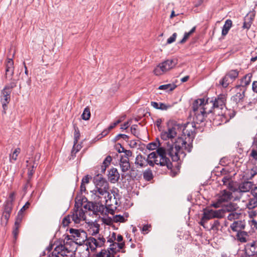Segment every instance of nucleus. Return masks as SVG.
<instances>
[{"instance_id": "1", "label": "nucleus", "mask_w": 257, "mask_h": 257, "mask_svg": "<svg viewBox=\"0 0 257 257\" xmlns=\"http://www.w3.org/2000/svg\"><path fill=\"white\" fill-rule=\"evenodd\" d=\"M226 101V97L223 94H220L217 97L207 98L204 99L202 113L206 114L208 117V120L214 124L215 118L218 115L219 108H222L225 106Z\"/></svg>"}, {"instance_id": "2", "label": "nucleus", "mask_w": 257, "mask_h": 257, "mask_svg": "<svg viewBox=\"0 0 257 257\" xmlns=\"http://www.w3.org/2000/svg\"><path fill=\"white\" fill-rule=\"evenodd\" d=\"M171 143H167V151L168 155L171 157L173 162H181V157L184 158L186 154L183 151L182 148L188 152V138L185 137H178L175 139V142L171 140Z\"/></svg>"}, {"instance_id": "3", "label": "nucleus", "mask_w": 257, "mask_h": 257, "mask_svg": "<svg viewBox=\"0 0 257 257\" xmlns=\"http://www.w3.org/2000/svg\"><path fill=\"white\" fill-rule=\"evenodd\" d=\"M157 156L160 157V165L161 166H166L167 168L170 170V175L172 177H175L180 172L181 163L178 162L174 167L170 159L166 157L167 154V147L166 148L163 147H158L156 151Z\"/></svg>"}, {"instance_id": "4", "label": "nucleus", "mask_w": 257, "mask_h": 257, "mask_svg": "<svg viewBox=\"0 0 257 257\" xmlns=\"http://www.w3.org/2000/svg\"><path fill=\"white\" fill-rule=\"evenodd\" d=\"M178 128L182 129L183 135L187 136L188 142V152L190 153L193 148V141L195 137L196 125L194 122H186L183 124H178L176 125Z\"/></svg>"}, {"instance_id": "5", "label": "nucleus", "mask_w": 257, "mask_h": 257, "mask_svg": "<svg viewBox=\"0 0 257 257\" xmlns=\"http://www.w3.org/2000/svg\"><path fill=\"white\" fill-rule=\"evenodd\" d=\"M225 104L224 107L219 108L218 115L215 118L214 125H219L226 123L235 115L236 112L233 109L227 108Z\"/></svg>"}, {"instance_id": "6", "label": "nucleus", "mask_w": 257, "mask_h": 257, "mask_svg": "<svg viewBox=\"0 0 257 257\" xmlns=\"http://www.w3.org/2000/svg\"><path fill=\"white\" fill-rule=\"evenodd\" d=\"M93 181L95 184L96 190H94L95 193L98 192L99 194L103 195L107 192L109 189V184L105 178L102 177L101 174H98L93 178Z\"/></svg>"}, {"instance_id": "7", "label": "nucleus", "mask_w": 257, "mask_h": 257, "mask_svg": "<svg viewBox=\"0 0 257 257\" xmlns=\"http://www.w3.org/2000/svg\"><path fill=\"white\" fill-rule=\"evenodd\" d=\"M79 195H77L75 199L74 207L72 211L70 212L72 216V220L75 224H78L80 222V219L78 217V212L80 210L79 208L83 205L79 200H78Z\"/></svg>"}, {"instance_id": "8", "label": "nucleus", "mask_w": 257, "mask_h": 257, "mask_svg": "<svg viewBox=\"0 0 257 257\" xmlns=\"http://www.w3.org/2000/svg\"><path fill=\"white\" fill-rule=\"evenodd\" d=\"M5 78H10V80H12L15 70L14 62L12 58H7L5 62Z\"/></svg>"}, {"instance_id": "9", "label": "nucleus", "mask_w": 257, "mask_h": 257, "mask_svg": "<svg viewBox=\"0 0 257 257\" xmlns=\"http://www.w3.org/2000/svg\"><path fill=\"white\" fill-rule=\"evenodd\" d=\"M244 251V254H238L237 257H257V247L252 245H246Z\"/></svg>"}, {"instance_id": "10", "label": "nucleus", "mask_w": 257, "mask_h": 257, "mask_svg": "<svg viewBox=\"0 0 257 257\" xmlns=\"http://www.w3.org/2000/svg\"><path fill=\"white\" fill-rule=\"evenodd\" d=\"M255 15V12L254 10L252 12H250L249 13L246 15V16L244 18V22L242 27L243 29H246L248 30L250 29L251 25L252 24V22L254 19Z\"/></svg>"}, {"instance_id": "11", "label": "nucleus", "mask_w": 257, "mask_h": 257, "mask_svg": "<svg viewBox=\"0 0 257 257\" xmlns=\"http://www.w3.org/2000/svg\"><path fill=\"white\" fill-rule=\"evenodd\" d=\"M213 209L205 208L203 209V216L200 220V224L205 228V224L208 220L214 218Z\"/></svg>"}, {"instance_id": "12", "label": "nucleus", "mask_w": 257, "mask_h": 257, "mask_svg": "<svg viewBox=\"0 0 257 257\" xmlns=\"http://www.w3.org/2000/svg\"><path fill=\"white\" fill-rule=\"evenodd\" d=\"M246 90V88L240 89L239 92H237L234 95L231 97V100L233 101L237 106H238L239 104L241 105L242 104Z\"/></svg>"}, {"instance_id": "13", "label": "nucleus", "mask_w": 257, "mask_h": 257, "mask_svg": "<svg viewBox=\"0 0 257 257\" xmlns=\"http://www.w3.org/2000/svg\"><path fill=\"white\" fill-rule=\"evenodd\" d=\"M252 77V73H249L246 74L240 79V84L237 85L235 87L237 89L239 88L240 89L246 88V87L248 86L251 82Z\"/></svg>"}, {"instance_id": "14", "label": "nucleus", "mask_w": 257, "mask_h": 257, "mask_svg": "<svg viewBox=\"0 0 257 257\" xmlns=\"http://www.w3.org/2000/svg\"><path fill=\"white\" fill-rule=\"evenodd\" d=\"M107 176L108 180L111 183H115L118 181L120 177V175L117 171V169L113 167L109 171H108Z\"/></svg>"}, {"instance_id": "15", "label": "nucleus", "mask_w": 257, "mask_h": 257, "mask_svg": "<svg viewBox=\"0 0 257 257\" xmlns=\"http://www.w3.org/2000/svg\"><path fill=\"white\" fill-rule=\"evenodd\" d=\"M178 60L177 59H167V60L161 63L162 67L166 72L174 68L177 64Z\"/></svg>"}, {"instance_id": "16", "label": "nucleus", "mask_w": 257, "mask_h": 257, "mask_svg": "<svg viewBox=\"0 0 257 257\" xmlns=\"http://www.w3.org/2000/svg\"><path fill=\"white\" fill-rule=\"evenodd\" d=\"M245 226V222L244 220H238L234 221L233 223L230 225V228L232 231L237 232L244 229Z\"/></svg>"}, {"instance_id": "17", "label": "nucleus", "mask_w": 257, "mask_h": 257, "mask_svg": "<svg viewBox=\"0 0 257 257\" xmlns=\"http://www.w3.org/2000/svg\"><path fill=\"white\" fill-rule=\"evenodd\" d=\"M208 117L209 116L202 113V111L195 112L194 113V117H193V122H194L195 123L200 124L207 119L208 120Z\"/></svg>"}, {"instance_id": "18", "label": "nucleus", "mask_w": 257, "mask_h": 257, "mask_svg": "<svg viewBox=\"0 0 257 257\" xmlns=\"http://www.w3.org/2000/svg\"><path fill=\"white\" fill-rule=\"evenodd\" d=\"M204 98H199L194 100L192 103V109L194 113L202 111Z\"/></svg>"}, {"instance_id": "19", "label": "nucleus", "mask_w": 257, "mask_h": 257, "mask_svg": "<svg viewBox=\"0 0 257 257\" xmlns=\"http://www.w3.org/2000/svg\"><path fill=\"white\" fill-rule=\"evenodd\" d=\"M119 165L122 172L124 173L130 169L129 159L124 158L123 156L120 157Z\"/></svg>"}, {"instance_id": "20", "label": "nucleus", "mask_w": 257, "mask_h": 257, "mask_svg": "<svg viewBox=\"0 0 257 257\" xmlns=\"http://www.w3.org/2000/svg\"><path fill=\"white\" fill-rule=\"evenodd\" d=\"M232 197V193L227 191L226 190H223L221 192V195L219 196L218 199L219 202H228L231 200Z\"/></svg>"}, {"instance_id": "21", "label": "nucleus", "mask_w": 257, "mask_h": 257, "mask_svg": "<svg viewBox=\"0 0 257 257\" xmlns=\"http://www.w3.org/2000/svg\"><path fill=\"white\" fill-rule=\"evenodd\" d=\"M222 207L224 210L225 213L226 212L236 211L239 208L238 205L236 203L233 202H229V203L225 204L222 206Z\"/></svg>"}, {"instance_id": "22", "label": "nucleus", "mask_w": 257, "mask_h": 257, "mask_svg": "<svg viewBox=\"0 0 257 257\" xmlns=\"http://www.w3.org/2000/svg\"><path fill=\"white\" fill-rule=\"evenodd\" d=\"M253 183L250 181H244L239 186L240 192H248L252 187Z\"/></svg>"}, {"instance_id": "23", "label": "nucleus", "mask_w": 257, "mask_h": 257, "mask_svg": "<svg viewBox=\"0 0 257 257\" xmlns=\"http://www.w3.org/2000/svg\"><path fill=\"white\" fill-rule=\"evenodd\" d=\"M65 249H66V248L64 244L57 246L54 249V251L57 252V253L54 254V252H53L52 255L54 256V257H68L67 255L62 253V251H64Z\"/></svg>"}, {"instance_id": "24", "label": "nucleus", "mask_w": 257, "mask_h": 257, "mask_svg": "<svg viewBox=\"0 0 257 257\" xmlns=\"http://www.w3.org/2000/svg\"><path fill=\"white\" fill-rule=\"evenodd\" d=\"M82 233H83L85 236V238H86L85 240H87V242L86 243V245L87 246L92 245V244L93 243L94 245V246H96V247L100 246L99 244H98V241H97V239H96L95 238H94L93 237H91V236L87 237L86 232L83 230H82Z\"/></svg>"}, {"instance_id": "25", "label": "nucleus", "mask_w": 257, "mask_h": 257, "mask_svg": "<svg viewBox=\"0 0 257 257\" xmlns=\"http://www.w3.org/2000/svg\"><path fill=\"white\" fill-rule=\"evenodd\" d=\"M11 91L5 90L3 88L1 90V102H10L11 100Z\"/></svg>"}, {"instance_id": "26", "label": "nucleus", "mask_w": 257, "mask_h": 257, "mask_svg": "<svg viewBox=\"0 0 257 257\" xmlns=\"http://www.w3.org/2000/svg\"><path fill=\"white\" fill-rule=\"evenodd\" d=\"M232 26V22L230 19L226 20L222 29L221 35L222 36H225L228 34Z\"/></svg>"}, {"instance_id": "27", "label": "nucleus", "mask_w": 257, "mask_h": 257, "mask_svg": "<svg viewBox=\"0 0 257 257\" xmlns=\"http://www.w3.org/2000/svg\"><path fill=\"white\" fill-rule=\"evenodd\" d=\"M146 159L145 157H144L141 154L137 155L136 160H135V164L140 166L141 167H145L147 166V164H145Z\"/></svg>"}, {"instance_id": "28", "label": "nucleus", "mask_w": 257, "mask_h": 257, "mask_svg": "<svg viewBox=\"0 0 257 257\" xmlns=\"http://www.w3.org/2000/svg\"><path fill=\"white\" fill-rule=\"evenodd\" d=\"M13 207L14 203H12L8 201H5L4 203L2 211V212L12 213Z\"/></svg>"}, {"instance_id": "29", "label": "nucleus", "mask_w": 257, "mask_h": 257, "mask_svg": "<svg viewBox=\"0 0 257 257\" xmlns=\"http://www.w3.org/2000/svg\"><path fill=\"white\" fill-rule=\"evenodd\" d=\"M11 213L2 212L1 217V224L4 227H6L8 225L9 220L10 219Z\"/></svg>"}, {"instance_id": "30", "label": "nucleus", "mask_w": 257, "mask_h": 257, "mask_svg": "<svg viewBox=\"0 0 257 257\" xmlns=\"http://www.w3.org/2000/svg\"><path fill=\"white\" fill-rule=\"evenodd\" d=\"M112 161V158L110 156H107L104 160L102 165L101 166V173H104L106 168L110 165Z\"/></svg>"}, {"instance_id": "31", "label": "nucleus", "mask_w": 257, "mask_h": 257, "mask_svg": "<svg viewBox=\"0 0 257 257\" xmlns=\"http://www.w3.org/2000/svg\"><path fill=\"white\" fill-rule=\"evenodd\" d=\"M225 75L233 82L238 77L239 71L237 69L230 70Z\"/></svg>"}, {"instance_id": "32", "label": "nucleus", "mask_w": 257, "mask_h": 257, "mask_svg": "<svg viewBox=\"0 0 257 257\" xmlns=\"http://www.w3.org/2000/svg\"><path fill=\"white\" fill-rule=\"evenodd\" d=\"M105 208V206H104L101 203H99V202H95V207L93 213L95 215L98 214V213L102 214L103 213Z\"/></svg>"}, {"instance_id": "33", "label": "nucleus", "mask_w": 257, "mask_h": 257, "mask_svg": "<svg viewBox=\"0 0 257 257\" xmlns=\"http://www.w3.org/2000/svg\"><path fill=\"white\" fill-rule=\"evenodd\" d=\"M117 146H119L120 148H121V150H120V149L117 150V152L119 153H124V155L123 156L124 158L128 159L130 157H131L132 156V152L131 150H125L124 147L120 144L117 143L116 144Z\"/></svg>"}, {"instance_id": "34", "label": "nucleus", "mask_w": 257, "mask_h": 257, "mask_svg": "<svg viewBox=\"0 0 257 257\" xmlns=\"http://www.w3.org/2000/svg\"><path fill=\"white\" fill-rule=\"evenodd\" d=\"M248 236V235L247 232L242 230L237 232L236 234L237 239L241 242H246L247 239L246 237Z\"/></svg>"}, {"instance_id": "35", "label": "nucleus", "mask_w": 257, "mask_h": 257, "mask_svg": "<svg viewBox=\"0 0 257 257\" xmlns=\"http://www.w3.org/2000/svg\"><path fill=\"white\" fill-rule=\"evenodd\" d=\"M73 128L74 130V142H75V145L78 143L79 140L80 138V133L77 124L73 123Z\"/></svg>"}, {"instance_id": "36", "label": "nucleus", "mask_w": 257, "mask_h": 257, "mask_svg": "<svg viewBox=\"0 0 257 257\" xmlns=\"http://www.w3.org/2000/svg\"><path fill=\"white\" fill-rule=\"evenodd\" d=\"M143 178L147 181H151L153 179L154 175L151 169H147L144 172Z\"/></svg>"}, {"instance_id": "37", "label": "nucleus", "mask_w": 257, "mask_h": 257, "mask_svg": "<svg viewBox=\"0 0 257 257\" xmlns=\"http://www.w3.org/2000/svg\"><path fill=\"white\" fill-rule=\"evenodd\" d=\"M213 215L212 216H214V218H223L225 215V213L224 212V210L223 209V207L221 209H219L217 210H213Z\"/></svg>"}, {"instance_id": "38", "label": "nucleus", "mask_w": 257, "mask_h": 257, "mask_svg": "<svg viewBox=\"0 0 257 257\" xmlns=\"http://www.w3.org/2000/svg\"><path fill=\"white\" fill-rule=\"evenodd\" d=\"M232 81L226 75L219 81L220 84L224 88H226Z\"/></svg>"}, {"instance_id": "39", "label": "nucleus", "mask_w": 257, "mask_h": 257, "mask_svg": "<svg viewBox=\"0 0 257 257\" xmlns=\"http://www.w3.org/2000/svg\"><path fill=\"white\" fill-rule=\"evenodd\" d=\"M11 81L6 85L4 87L5 90H9L12 91V89L17 86V80L12 78V80H10Z\"/></svg>"}, {"instance_id": "40", "label": "nucleus", "mask_w": 257, "mask_h": 257, "mask_svg": "<svg viewBox=\"0 0 257 257\" xmlns=\"http://www.w3.org/2000/svg\"><path fill=\"white\" fill-rule=\"evenodd\" d=\"M177 86L174 84H167L160 85L159 89L160 90H168L169 91H173L176 88Z\"/></svg>"}, {"instance_id": "41", "label": "nucleus", "mask_w": 257, "mask_h": 257, "mask_svg": "<svg viewBox=\"0 0 257 257\" xmlns=\"http://www.w3.org/2000/svg\"><path fill=\"white\" fill-rule=\"evenodd\" d=\"M91 113L90 109L88 107L84 108L83 112L81 115L82 119L84 120H88L90 117Z\"/></svg>"}, {"instance_id": "42", "label": "nucleus", "mask_w": 257, "mask_h": 257, "mask_svg": "<svg viewBox=\"0 0 257 257\" xmlns=\"http://www.w3.org/2000/svg\"><path fill=\"white\" fill-rule=\"evenodd\" d=\"M125 117V115H123L120 117L117 120L114 121L113 123L110 124V125L107 127L108 131H111L114 127H115L118 124L122 121Z\"/></svg>"}, {"instance_id": "43", "label": "nucleus", "mask_w": 257, "mask_h": 257, "mask_svg": "<svg viewBox=\"0 0 257 257\" xmlns=\"http://www.w3.org/2000/svg\"><path fill=\"white\" fill-rule=\"evenodd\" d=\"M153 72L156 76H160L163 74L164 72H166L165 70H164L162 67L161 63H160L154 69Z\"/></svg>"}, {"instance_id": "44", "label": "nucleus", "mask_w": 257, "mask_h": 257, "mask_svg": "<svg viewBox=\"0 0 257 257\" xmlns=\"http://www.w3.org/2000/svg\"><path fill=\"white\" fill-rule=\"evenodd\" d=\"M37 166V163H36L35 161H34L33 165L31 167L28 168V178L32 179V177L35 173V169L36 168Z\"/></svg>"}, {"instance_id": "45", "label": "nucleus", "mask_w": 257, "mask_h": 257, "mask_svg": "<svg viewBox=\"0 0 257 257\" xmlns=\"http://www.w3.org/2000/svg\"><path fill=\"white\" fill-rule=\"evenodd\" d=\"M257 207V198L250 199L248 203L247 204V207L248 209H252Z\"/></svg>"}, {"instance_id": "46", "label": "nucleus", "mask_w": 257, "mask_h": 257, "mask_svg": "<svg viewBox=\"0 0 257 257\" xmlns=\"http://www.w3.org/2000/svg\"><path fill=\"white\" fill-rule=\"evenodd\" d=\"M156 140L158 142V145L156 142H151L147 145V149L149 150H154L157 148L160 145V143L158 138H157Z\"/></svg>"}, {"instance_id": "47", "label": "nucleus", "mask_w": 257, "mask_h": 257, "mask_svg": "<svg viewBox=\"0 0 257 257\" xmlns=\"http://www.w3.org/2000/svg\"><path fill=\"white\" fill-rule=\"evenodd\" d=\"M210 230L217 231L219 230V227L220 225V223L218 220H214L212 223H210Z\"/></svg>"}, {"instance_id": "48", "label": "nucleus", "mask_w": 257, "mask_h": 257, "mask_svg": "<svg viewBox=\"0 0 257 257\" xmlns=\"http://www.w3.org/2000/svg\"><path fill=\"white\" fill-rule=\"evenodd\" d=\"M95 207V202H87V203L83 205V208L88 210V211H92L93 212V210L94 209Z\"/></svg>"}, {"instance_id": "49", "label": "nucleus", "mask_w": 257, "mask_h": 257, "mask_svg": "<svg viewBox=\"0 0 257 257\" xmlns=\"http://www.w3.org/2000/svg\"><path fill=\"white\" fill-rule=\"evenodd\" d=\"M170 138L172 140L176 137L177 132L176 131V127L175 126L169 128L168 132H167Z\"/></svg>"}, {"instance_id": "50", "label": "nucleus", "mask_w": 257, "mask_h": 257, "mask_svg": "<svg viewBox=\"0 0 257 257\" xmlns=\"http://www.w3.org/2000/svg\"><path fill=\"white\" fill-rule=\"evenodd\" d=\"M71 218L72 219L71 213L66 215L63 218L62 221V224L63 225V226L66 227L69 225L71 222Z\"/></svg>"}, {"instance_id": "51", "label": "nucleus", "mask_w": 257, "mask_h": 257, "mask_svg": "<svg viewBox=\"0 0 257 257\" xmlns=\"http://www.w3.org/2000/svg\"><path fill=\"white\" fill-rule=\"evenodd\" d=\"M24 217V214L21 213L20 212H18V214L16 217L15 222V225H21V223L23 219V218Z\"/></svg>"}, {"instance_id": "52", "label": "nucleus", "mask_w": 257, "mask_h": 257, "mask_svg": "<svg viewBox=\"0 0 257 257\" xmlns=\"http://www.w3.org/2000/svg\"><path fill=\"white\" fill-rule=\"evenodd\" d=\"M81 232H82V231L80 232V230L79 229L74 228H70L69 229V233L72 234V236H73L74 238L75 237H80L81 235Z\"/></svg>"}, {"instance_id": "53", "label": "nucleus", "mask_w": 257, "mask_h": 257, "mask_svg": "<svg viewBox=\"0 0 257 257\" xmlns=\"http://www.w3.org/2000/svg\"><path fill=\"white\" fill-rule=\"evenodd\" d=\"M240 214H241L240 213H237L235 211L231 212L228 215L227 218L230 221L234 219H237L239 218Z\"/></svg>"}, {"instance_id": "54", "label": "nucleus", "mask_w": 257, "mask_h": 257, "mask_svg": "<svg viewBox=\"0 0 257 257\" xmlns=\"http://www.w3.org/2000/svg\"><path fill=\"white\" fill-rule=\"evenodd\" d=\"M21 149L19 148H16L14 151L13 154H10V159H12L16 161L17 159V157L18 155L20 153Z\"/></svg>"}, {"instance_id": "55", "label": "nucleus", "mask_w": 257, "mask_h": 257, "mask_svg": "<svg viewBox=\"0 0 257 257\" xmlns=\"http://www.w3.org/2000/svg\"><path fill=\"white\" fill-rule=\"evenodd\" d=\"M120 138H122L123 140H124L125 141H127L129 137L127 135H126L120 134H118V135H117V136H116L115 137V138L113 140V142L115 143Z\"/></svg>"}, {"instance_id": "56", "label": "nucleus", "mask_w": 257, "mask_h": 257, "mask_svg": "<svg viewBox=\"0 0 257 257\" xmlns=\"http://www.w3.org/2000/svg\"><path fill=\"white\" fill-rule=\"evenodd\" d=\"M125 219L123 216L121 215H116L115 216H114L113 218V221L114 222H124L125 221Z\"/></svg>"}, {"instance_id": "57", "label": "nucleus", "mask_w": 257, "mask_h": 257, "mask_svg": "<svg viewBox=\"0 0 257 257\" xmlns=\"http://www.w3.org/2000/svg\"><path fill=\"white\" fill-rule=\"evenodd\" d=\"M248 223L253 231H255L257 229V221L255 220L252 219L249 220Z\"/></svg>"}, {"instance_id": "58", "label": "nucleus", "mask_w": 257, "mask_h": 257, "mask_svg": "<svg viewBox=\"0 0 257 257\" xmlns=\"http://www.w3.org/2000/svg\"><path fill=\"white\" fill-rule=\"evenodd\" d=\"M97 241H98V244H99V247H103L104 246L105 242L106 241L105 238L101 234H99L97 238Z\"/></svg>"}, {"instance_id": "59", "label": "nucleus", "mask_w": 257, "mask_h": 257, "mask_svg": "<svg viewBox=\"0 0 257 257\" xmlns=\"http://www.w3.org/2000/svg\"><path fill=\"white\" fill-rule=\"evenodd\" d=\"M31 179L28 178L26 183L23 187V190L25 193H26L27 192V190L29 187H32V184L31 183Z\"/></svg>"}, {"instance_id": "60", "label": "nucleus", "mask_w": 257, "mask_h": 257, "mask_svg": "<svg viewBox=\"0 0 257 257\" xmlns=\"http://www.w3.org/2000/svg\"><path fill=\"white\" fill-rule=\"evenodd\" d=\"M20 227V225H16L14 224V229L13 230V234L14 237L15 238V239H17L18 234L19 233V229Z\"/></svg>"}, {"instance_id": "61", "label": "nucleus", "mask_w": 257, "mask_h": 257, "mask_svg": "<svg viewBox=\"0 0 257 257\" xmlns=\"http://www.w3.org/2000/svg\"><path fill=\"white\" fill-rule=\"evenodd\" d=\"M171 105L170 104H166L162 102L159 103V109L162 110H166L168 109L171 107Z\"/></svg>"}, {"instance_id": "62", "label": "nucleus", "mask_w": 257, "mask_h": 257, "mask_svg": "<svg viewBox=\"0 0 257 257\" xmlns=\"http://www.w3.org/2000/svg\"><path fill=\"white\" fill-rule=\"evenodd\" d=\"M177 33H174L170 38L167 39V43L170 44L175 42L177 37Z\"/></svg>"}, {"instance_id": "63", "label": "nucleus", "mask_w": 257, "mask_h": 257, "mask_svg": "<svg viewBox=\"0 0 257 257\" xmlns=\"http://www.w3.org/2000/svg\"><path fill=\"white\" fill-rule=\"evenodd\" d=\"M102 222L107 225H110L112 223V219L110 217H107V218H102Z\"/></svg>"}, {"instance_id": "64", "label": "nucleus", "mask_w": 257, "mask_h": 257, "mask_svg": "<svg viewBox=\"0 0 257 257\" xmlns=\"http://www.w3.org/2000/svg\"><path fill=\"white\" fill-rule=\"evenodd\" d=\"M130 176L133 179H137L138 174L135 172V169L134 168H132L131 169V170L130 171Z\"/></svg>"}]
</instances>
